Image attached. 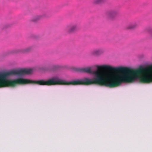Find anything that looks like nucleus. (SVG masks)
<instances>
[{
  "label": "nucleus",
  "instance_id": "obj_1",
  "mask_svg": "<svg viewBox=\"0 0 152 152\" xmlns=\"http://www.w3.org/2000/svg\"><path fill=\"white\" fill-rule=\"evenodd\" d=\"M98 69L93 72L90 68H75V71L94 74L93 79L85 78L81 80H77L67 82L59 79L58 76L50 79V86L54 85H90L98 84L110 88L120 86L123 83H131L139 77L140 81L146 83V67L140 68L136 70L122 67H114L108 65L98 66Z\"/></svg>",
  "mask_w": 152,
  "mask_h": 152
},
{
  "label": "nucleus",
  "instance_id": "obj_2",
  "mask_svg": "<svg viewBox=\"0 0 152 152\" xmlns=\"http://www.w3.org/2000/svg\"><path fill=\"white\" fill-rule=\"evenodd\" d=\"M31 69H24L19 70H12L4 73H0V88L4 87H14L17 84H35L40 86H50V79L32 80L27 79L19 78L15 80H7V77L10 75H21L31 74Z\"/></svg>",
  "mask_w": 152,
  "mask_h": 152
},
{
  "label": "nucleus",
  "instance_id": "obj_3",
  "mask_svg": "<svg viewBox=\"0 0 152 152\" xmlns=\"http://www.w3.org/2000/svg\"><path fill=\"white\" fill-rule=\"evenodd\" d=\"M80 28L77 24L71 23L66 26L64 31L67 33L70 34L76 32Z\"/></svg>",
  "mask_w": 152,
  "mask_h": 152
},
{
  "label": "nucleus",
  "instance_id": "obj_4",
  "mask_svg": "<svg viewBox=\"0 0 152 152\" xmlns=\"http://www.w3.org/2000/svg\"><path fill=\"white\" fill-rule=\"evenodd\" d=\"M117 14V12L115 10H110L107 12L105 14V17L110 20H113Z\"/></svg>",
  "mask_w": 152,
  "mask_h": 152
},
{
  "label": "nucleus",
  "instance_id": "obj_5",
  "mask_svg": "<svg viewBox=\"0 0 152 152\" xmlns=\"http://www.w3.org/2000/svg\"><path fill=\"white\" fill-rule=\"evenodd\" d=\"M43 16L42 15H36L33 16L31 19L32 22H36L42 19Z\"/></svg>",
  "mask_w": 152,
  "mask_h": 152
},
{
  "label": "nucleus",
  "instance_id": "obj_6",
  "mask_svg": "<svg viewBox=\"0 0 152 152\" xmlns=\"http://www.w3.org/2000/svg\"><path fill=\"white\" fill-rule=\"evenodd\" d=\"M104 52L103 50L102 49L96 50H93L92 52V55L95 56H98L100 55Z\"/></svg>",
  "mask_w": 152,
  "mask_h": 152
},
{
  "label": "nucleus",
  "instance_id": "obj_7",
  "mask_svg": "<svg viewBox=\"0 0 152 152\" xmlns=\"http://www.w3.org/2000/svg\"><path fill=\"white\" fill-rule=\"evenodd\" d=\"M32 47H29L21 50V51L23 53H27L30 52L32 50Z\"/></svg>",
  "mask_w": 152,
  "mask_h": 152
},
{
  "label": "nucleus",
  "instance_id": "obj_8",
  "mask_svg": "<svg viewBox=\"0 0 152 152\" xmlns=\"http://www.w3.org/2000/svg\"><path fill=\"white\" fill-rule=\"evenodd\" d=\"M139 25L136 23H134L130 24L128 27L129 29H133L135 28L138 27Z\"/></svg>",
  "mask_w": 152,
  "mask_h": 152
},
{
  "label": "nucleus",
  "instance_id": "obj_9",
  "mask_svg": "<svg viewBox=\"0 0 152 152\" xmlns=\"http://www.w3.org/2000/svg\"><path fill=\"white\" fill-rule=\"evenodd\" d=\"M105 0H94L93 3L96 4H98L104 2Z\"/></svg>",
  "mask_w": 152,
  "mask_h": 152
},
{
  "label": "nucleus",
  "instance_id": "obj_10",
  "mask_svg": "<svg viewBox=\"0 0 152 152\" xmlns=\"http://www.w3.org/2000/svg\"><path fill=\"white\" fill-rule=\"evenodd\" d=\"M53 67H56V66H53Z\"/></svg>",
  "mask_w": 152,
  "mask_h": 152
}]
</instances>
